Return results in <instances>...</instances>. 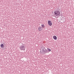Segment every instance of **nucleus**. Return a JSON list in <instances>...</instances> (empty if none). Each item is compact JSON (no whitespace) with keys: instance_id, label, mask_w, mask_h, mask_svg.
Masks as SVG:
<instances>
[{"instance_id":"obj_1","label":"nucleus","mask_w":74,"mask_h":74,"mask_svg":"<svg viewBox=\"0 0 74 74\" xmlns=\"http://www.w3.org/2000/svg\"><path fill=\"white\" fill-rule=\"evenodd\" d=\"M19 48L21 51H25V46L24 45H21L19 47Z\"/></svg>"},{"instance_id":"obj_5","label":"nucleus","mask_w":74,"mask_h":74,"mask_svg":"<svg viewBox=\"0 0 74 74\" xmlns=\"http://www.w3.org/2000/svg\"><path fill=\"white\" fill-rule=\"evenodd\" d=\"M48 24L49 25V26L52 25V22L51 21H48Z\"/></svg>"},{"instance_id":"obj_7","label":"nucleus","mask_w":74,"mask_h":74,"mask_svg":"<svg viewBox=\"0 0 74 74\" xmlns=\"http://www.w3.org/2000/svg\"><path fill=\"white\" fill-rule=\"evenodd\" d=\"M1 48H4V45H3V44H1Z\"/></svg>"},{"instance_id":"obj_9","label":"nucleus","mask_w":74,"mask_h":74,"mask_svg":"<svg viewBox=\"0 0 74 74\" xmlns=\"http://www.w3.org/2000/svg\"><path fill=\"white\" fill-rule=\"evenodd\" d=\"M47 49L49 51H51V49H49V48H47Z\"/></svg>"},{"instance_id":"obj_4","label":"nucleus","mask_w":74,"mask_h":74,"mask_svg":"<svg viewBox=\"0 0 74 74\" xmlns=\"http://www.w3.org/2000/svg\"><path fill=\"white\" fill-rule=\"evenodd\" d=\"M38 30L39 31H40L42 30V28L41 27H40L38 28Z\"/></svg>"},{"instance_id":"obj_3","label":"nucleus","mask_w":74,"mask_h":74,"mask_svg":"<svg viewBox=\"0 0 74 74\" xmlns=\"http://www.w3.org/2000/svg\"><path fill=\"white\" fill-rule=\"evenodd\" d=\"M42 51L43 52V53H47V52H49L48 50L45 49H42Z\"/></svg>"},{"instance_id":"obj_6","label":"nucleus","mask_w":74,"mask_h":74,"mask_svg":"<svg viewBox=\"0 0 74 74\" xmlns=\"http://www.w3.org/2000/svg\"><path fill=\"white\" fill-rule=\"evenodd\" d=\"M53 38H54V40H57V37H56V36H53Z\"/></svg>"},{"instance_id":"obj_8","label":"nucleus","mask_w":74,"mask_h":74,"mask_svg":"<svg viewBox=\"0 0 74 74\" xmlns=\"http://www.w3.org/2000/svg\"><path fill=\"white\" fill-rule=\"evenodd\" d=\"M41 26L42 28H44L45 27V25L44 24H42L41 25Z\"/></svg>"},{"instance_id":"obj_2","label":"nucleus","mask_w":74,"mask_h":74,"mask_svg":"<svg viewBox=\"0 0 74 74\" xmlns=\"http://www.w3.org/2000/svg\"><path fill=\"white\" fill-rule=\"evenodd\" d=\"M54 14L56 16H58V15H60V12L58 11H55L54 12Z\"/></svg>"}]
</instances>
